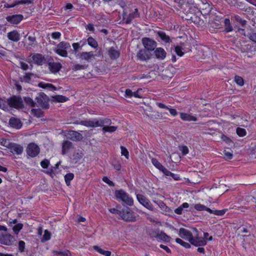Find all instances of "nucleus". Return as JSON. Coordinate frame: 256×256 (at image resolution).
Returning <instances> with one entry per match:
<instances>
[{"label":"nucleus","mask_w":256,"mask_h":256,"mask_svg":"<svg viewBox=\"0 0 256 256\" xmlns=\"http://www.w3.org/2000/svg\"><path fill=\"white\" fill-rule=\"evenodd\" d=\"M179 149L184 156L187 154L189 152L188 148L186 146H180Z\"/></svg>","instance_id":"603ef678"},{"label":"nucleus","mask_w":256,"mask_h":256,"mask_svg":"<svg viewBox=\"0 0 256 256\" xmlns=\"http://www.w3.org/2000/svg\"><path fill=\"white\" fill-rule=\"evenodd\" d=\"M74 178V174L70 172L66 174L64 176V180L66 183V184L68 186L70 185V181L73 180Z\"/></svg>","instance_id":"e433bc0d"},{"label":"nucleus","mask_w":256,"mask_h":256,"mask_svg":"<svg viewBox=\"0 0 256 256\" xmlns=\"http://www.w3.org/2000/svg\"><path fill=\"white\" fill-rule=\"evenodd\" d=\"M98 123L100 124V127H104V126H108L112 124V121L110 118H100L98 119Z\"/></svg>","instance_id":"473e14b6"},{"label":"nucleus","mask_w":256,"mask_h":256,"mask_svg":"<svg viewBox=\"0 0 256 256\" xmlns=\"http://www.w3.org/2000/svg\"><path fill=\"white\" fill-rule=\"evenodd\" d=\"M154 237L166 242H169L171 240V238L163 232H156Z\"/></svg>","instance_id":"4be33fe9"},{"label":"nucleus","mask_w":256,"mask_h":256,"mask_svg":"<svg viewBox=\"0 0 256 256\" xmlns=\"http://www.w3.org/2000/svg\"><path fill=\"white\" fill-rule=\"evenodd\" d=\"M121 154L122 156H124L126 158L128 159L129 156V152L128 150L124 146H120Z\"/></svg>","instance_id":"8fccbe9b"},{"label":"nucleus","mask_w":256,"mask_h":256,"mask_svg":"<svg viewBox=\"0 0 256 256\" xmlns=\"http://www.w3.org/2000/svg\"><path fill=\"white\" fill-rule=\"evenodd\" d=\"M240 50L242 52L252 54L256 51V46L254 44H246L242 46Z\"/></svg>","instance_id":"a211bd4d"},{"label":"nucleus","mask_w":256,"mask_h":256,"mask_svg":"<svg viewBox=\"0 0 256 256\" xmlns=\"http://www.w3.org/2000/svg\"><path fill=\"white\" fill-rule=\"evenodd\" d=\"M40 152V148L34 142L29 144L26 148V153L28 155L32 158L37 156Z\"/></svg>","instance_id":"39448f33"},{"label":"nucleus","mask_w":256,"mask_h":256,"mask_svg":"<svg viewBox=\"0 0 256 256\" xmlns=\"http://www.w3.org/2000/svg\"><path fill=\"white\" fill-rule=\"evenodd\" d=\"M139 16L140 14L138 12V8H135L134 11L130 14L128 15H126V13L124 12L122 14V20H124V22L126 24H130L133 19Z\"/></svg>","instance_id":"1a4fd4ad"},{"label":"nucleus","mask_w":256,"mask_h":256,"mask_svg":"<svg viewBox=\"0 0 256 256\" xmlns=\"http://www.w3.org/2000/svg\"><path fill=\"white\" fill-rule=\"evenodd\" d=\"M24 18L22 14H14L8 16L6 18L8 22L13 24H19Z\"/></svg>","instance_id":"4468645a"},{"label":"nucleus","mask_w":256,"mask_h":256,"mask_svg":"<svg viewBox=\"0 0 256 256\" xmlns=\"http://www.w3.org/2000/svg\"><path fill=\"white\" fill-rule=\"evenodd\" d=\"M156 203L158 206L161 208L162 210L168 212L167 209L169 210V208L166 206V204L162 200L154 201Z\"/></svg>","instance_id":"a19ab883"},{"label":"nucleus","mask_w":256,"mask_h":256,"mask_svg":"<svg viewBox=\"0 0 256 256\" xmlns=\"http://www.w3.org/2000/svg\"><path fill=\"white\" fill-rule=\"evenodd\" d=\"M108 55L111 60H116L120 57V52L114 47H111L108 50Z\"/></svg>","instance_id":"b1692460"},{"label":"nucleus","mask_w":256,"mask_h":256,"mask_svg":"<svg viewBox=\"0 0 256 256\" xmlns=\"http://www.w3.org/2000/svg\"><path fill=\"white\" fill-rule=\"evenodd\" d=\"M236 134L240 136H244L246 135V132L245 129L241 128H238L236 130Z\"/></svg>","instance_id":"49530a36"},{"label":"nucleus","mask_w":256,"mask_h":256,"mask_svg":"<svg viewBox=\"0 0 256 256\" xmlns=\"http://www.w3.org/2000/svg\"><path fill=\"white\" fill-rule=\"evenodd\" d=\"M9 124L11 127L16 129L20 128L22 125L20 120L15 118H11L10 119Z\"/></svg>","instance_id":"412c9836"},{"label":"nucleus","mask_w":256,"mask_h":256,"mask_svg":"<svg viewBox=\"0 0 256 256\" xmlns=\"http://www.w3.org/2000/svg\"><path fill=\"white\" fill-rule=\"evenodd\" d=\"M34 74L32 72L26 73V74L20 77V80L22 82L30 83L31 81L32 76H34Z\"/></svg>","instance_id":"c85d7f7f"},{"label":"nucleus","mask_w":256,"mask_h":256,"mask_svg":"<svg viewBox=\"0 0 256 256\" xmlns=\"http://www.w3.org/2000/svg\"><path fill=\"white\" fill-rule=\"evenodd\" d=\"M52 98L54 99V101L59 102H65L68 100L67 98L62 95L52 96Z\"/></svg>","instance_id":"c9c22d12"},{"label":"nucleus","mask_w":256,"mask_h":256,"mask_svg":"<svg viewBox=\"0 0 256 256\" xmlns=\"http://www.w3.org/2000/svg\"><path fill=\"white\" fill-rule=\"evenodd\" d=\"M86 67L85 66V65H82L80 64H76L73 66L72 70L76 71L80 70H84L85 69Z\"/></svg>","instance_id":"5fc2aeb1"},{"label":"nucleus","mask_w":256,"mask_h":256,"mask_svg":"<svg viewBox=\"0 0 256 256\" xmlns=\"http://www.w3.org/2000/svg\"><path fill=\"white\" fill-rule=\"evenodd\" d=\"M125 97L132 98V92L131 90L128 88L125 90Z\"/></svg>","instance_id":"e2e57ef3"},{"label":"nucleus","mask_w":256,"mask_h":256,"mask_svg":"<svg viewBox=\"0 0 256 256\" xmlns=\"http://www.w3.org/2000/svg\"><path fill=\"white\" fill-rule=\"evenodd\" d=\"M20 68L24 70H26L28 68V64L23 62H20Z\"/></svg>","instance_id":"774afa93"},{"label":"nucleus","mask_w":256,"mask_h":256,"mask_svg":"<svg viewBox=\"0 0 256 256\" xmlns=\"http://www.w3.org/2000/svg\"><path fill=\"white\" fill-rule=\"evenodd\" d=\"M0 108L2 109L3 110H8V105L6 104V102L4 100L0 98Z\"/></svg>","instance_id":"864d4df0"},{"label":"nucleus","mask_w":256,"mask_h":256,"mask_svg":"<svg viewBox=\"0 0 256 256\" xmlns=\"http://www.w3.org/2000/svg\"><path fill=\"white\" fill-rule=\"evenodd\" d=\"M142 42L144 47V48L148 51L154 50L157 46L156 42L149 38H142Z\"/></svg>","instance_id":"423d86ee"},{"label":"nucleus","mask_w":256,"mask_h":256,"mask_svg":"<svg viewBox=\"0 0 256 256\" xmlns=\"http://www.w3.org/2000/svg\"><path fill=\"white\" fill-rule=\"evenodd\" d=\"M180 118L184 121H196L197 118L196 116L189 114L187 113H180Z\"/></svg>","instance_id":"cd10ccee"},{"label":"nucleus","mask_w":256,"mask_h":256,"mask_svg":"<svg viewBox=\"0 0 256 256\" xmlns=\"http://www.w3.org/2000/svg\"><path fill=\"white\" fill-rule=\"evenodd\" d=\"M35 100H36V105L37 106H40L44 110L49 108L50 98L44 93H38Z\"/></svg>","instance_id":"7ed1b4c3"},{"label":"nucleus","mask_w":256,"mask_h":256,"mask_svg":"<svg viewBox=\"0 0 256 256\" xmlns=\"http://www.w3.org/2000/svg\"><path fill=\"white\" fill-rule=\"evenodd\" d=\"M87 42L88 44L92 48H96L98 46V42L92 36L88 38L87 39Z\"/></svg>","instance_id":"4c0bfd02"},{"label":"nucleus","mask_w":256,"mask_h":256,"mask_svg":"<svg viewBox=\"0 0 256 256\" xmlns=\"http://www.w3.org/2000/svg\"><path fill=\"white\" fill-rule=\"evenodd\" d=\"M50 164V162L47 159H44L40 162V166L44 168H47Z\"/></svg>","instance_id":"6e6d98bb"},{"label":"nucleus","mask_w":256,"mask_h":256,"mask_svg":"<svg viewBox=\"0 0 256 256\" xmlns=\"http://www.w3.org/2000/svg\"><path fill=\"white\" fill-rule=\"evenodd\" d=\"M194 208L196 210L198 211L206 210L208 212H212V210L210 208L200 204H194Z\"/></svg>","instance_id":"c756f323"},{"label":"nucleus","mask_w":256,"mask_h":256,"mask_svg":"<svg viewBox=\"0 0 256 256\" xmlns=\"http://www.w3.org/2000/svg\"><path fill=\"white\" fill-rule=\"evenodd\" d=\"M48 64L50 70L54 74L58 72L62 68V65L60 62H50Z\"/></svg>","instance_id":"6ab92c4d"},{"label":"nucleus","mask_w":256,"mask_h":256,"mask_svg":"<svg viewBox=\"0 0 256 256\" xmlns=\"http://www.w3.org/2000/svg\"><path fill=\"white\" fill-rule=\"evenodd\" d=\"M226 210H212V212H210V214H213L216 216H223L226 212Z\"/></svg>","instance_id":"3c124183"},{"label":"nucleus","mask_w":256,"mask_h":256,"mask_svg":"<svg viewBox=\"0 0 256 256\" xmlns=\"http://www.w3.org/2000/svg\"><path fill=\"white\" fill-rule=\"evenodd\" d=\"M247 36L250 40L256 43V32H248Z\"/></svg>","instance_id":"de8ad7c7"},{"label":"nucleus","mask_w":256,"mask_h":256,"mask_svg":"<svg viewBox=\"0 0 256 256\" xmlns=\"http://www.w3.org/2000/svg\"><path fill=\"white\" fill-rule=\"evenodd\" d=\"M94 56V54L92 52H82L80 54V57L88 61L92 58Z\"/></svg>","instance_id":"7c9ffc66"},{"label":"nucleus","mask_w":256,"mask_h":256,"mask_svg":"<svg viewBox=\"0 0 256 256\" xmlns=\"http://www.w3.org/2000/svg\"><path fill=\"white\" fill-rule=\"evenodd\" d=\"M114 196L117 200L122 201L130 206L133 205L134 200L132 198L123 190H116Z\"/></svg>","instance_id":"f257e3e1"},{"label":"nucleus","mask_w":256,"mask_h":256,"mask_svg":"<svg viewBox=\"0 0 256 256\" xmlns=\"http://www.w3.org/2000/svg\"><path fill=\"white\" fill-rule=\"evenodd\" d=\"M234 81L240 86H242L244 84V80L242 77L236 76L234 77Z\"/></svg>","instance_id":"c03bdc74"},{"label":"nucleus","mask_w":256,"mask_h":256,"mask_svg":"<svg viewBox=\"0 0 256 256\" xmlns=\"http://www.w3.org/2000/svg\"><path fill=\"white\" fill-rule=\"evenodd\" d=\"M235 18H236V20L238 22L240 23L242 26H244L246 24V20H242V18H240V16H236Z\"/></svg>","instance_id":"680f3d73"},{"label":"nucleus","mask_w":256,"mask_h":256,"mask_svg":"<svg viewBox=\"0 0 256 256\" xmlns=\"http://www.w3.org/2000/svg\"><path fill=\"white\" fill-rule=\"evenodd\" d=\"M14 238L10 234H0V243L6 246L12 244Z\"/></svg>","instance_id":"9d476101"},{"label":"nucleus","mask_w":256,"mask_h":256,"mask_svg":"<svg viewBox=\"0 0 256 256\" xmlns=\"http://www.w3.org/2000/svg\"><path fill=\"white\" fill-rule=\"evenodd\" d=\"M50 238V233L48 230H45L44 235L42 237L43 241H47Z\"/></svg>","instance_id":"4d7b16f0"},{"label":"nucleus","mask_w":256,"mask_h":256,"mask_svg":"<svg viewBox=\"0 0 256 256\" xmlns=\"http://www.w3.org/2000/svg\"><path fill=\"white\" fill-rule=\"evenodd\" d=\"M18 250L20 252H24L25 248V242L23 240H20L18 245Z\"/></svg>","instance_id":"13d9d810"},{"label":"nucleus","mask_w":256,"mask_h":256,"mask_svg":"<svg viewBox=\"0 0 256 256\" xmlns=\"http://www.w3.org/2000/svg\"><path fill=\"white\" fill-rule=\"evenodd\" d=\"M23 224H16L12 228L15 234H18L19 232L22 229Z\"/></svg>","instance_id":"09e8293b"},{"label":"nucleus","mask_w":256,"mask_h":256,"mask_svg":"<svg viewBox=\"0 0 256 256\" xmlns=\"http://www.w3.org/2000/svg\"><path fill=\"white\" fill-rule=\"evenodd\" d=\"M182 50H183V48L180 46H176L174 48V51H175L176 53V54L178 56H182L184 54V52H182Z\"/></svg>","instance_id":"a18cd8bd"},{"label":"nucleus","mask_w":256,"mask_h":256,"mask_svg":"<svg viewBox=\"0 0 256 256\" xmlns=\"http://www.w3.org/2000/svg\"><path fill=\"white\" fill-rule=\"evenodd\" d=\"M51 36L52 38L56 40L60 38L61 34L60 32H54L52 34Z\"/></svg>","instance_id":"0e129e2a"},{"label":"nucleus","mask_w":256,"mask_h":256,"mask_svg":"<svg viewBox=\"0 0 256 256\" xmlns=\"http://www.w3.org/2000/svg\"><path fill=\"white\" fill-rule=\"evenodd\" d=\"M120 218L128 222H134L136 220L134 212L128 206L124 207L120 210Z\"/></svg>","instance_id":"f03ea898"},{"label":"nucleus","mask_w":256,"mask_h":256,"mask_svg":"<svg viewBox=\"0 0 256 256\" xmlns=\"http://www.w3.org/2000/svg\"><path fill=\"white\" fill-rule=\"evenodd\" d=\"M136 198L138 202L147 209L153 211L154 206L150 200L145 196L141 194H138Z\"/></svg>","instance_id":"0eeeda50"},{"label":"nucleus","mask_w":256,"mask_h":256,"mask_svg":"<svg viewBox=\"0 0 256 256\" xmlns=\"http://www.w3.org/2000/svg\"><path fill=\"white\" fill-rule=\"evenodd\" d=\"M152 162L156 168L162 172L165 168V167H164L156 158H152Z\"/></svg>","instance_id":"2f4dec72"},{"label":"nucleus","mask_w":256,"mask_h":256,"mask_svg":"<svg viewBox=\"0 0 256 256\" xmlns=\"http://www.w3.org/2000/svg\"><path fill=\"white\" fill-rule=\"evenodd\" d=\"M102 180L106 182V184H108L110 186H114V184L113 182L111 181L110 180L108 179V178L106 176H104L103 178H102Z\"/></svg>","instance_id":"052dcab7"},{"label":"nucleus","mask_w":256,"mask_h":256,"mask_svg":"<svg viewBox=\"0 0 256 256\" xmlns=\"http://www.w3.org/2000/svg\"><path fill=\"white\" fill-rule=\"evenodd\" d=\"M24 100L26 104L30 106L31 107H34L36 105V102L30 97H24Z\"/></svg>","instance_id":"58836bf2"},{"label":"nucleus","mask_w":256,"mask_h":256,"mask_svg":"<svg viewBox=\"0 0 256 256\" xmlns=\"http://www.w3.org/2000/svg\"><path fill=\"white\" fill-rule=\"evenodd\" d=\"M221 138L223 141L225 142L227 144H230L232 142V140L224 134L222 135Z\"/></svg>","instance_id":"69168bd1"},{"label":"nucleus","mask_w":256,"mask_h":256,"mask_svg":"<svg viewBox=\"0 0 256 256\" xmlns=\"http://www.w3.org/2000/svg\"><path fill=\"white\" fill-rule=\"evenodd\" d=\"M136 56L141 60H146L150 58V54L148 50L144 48L140 50Z\"/></svg>","instance_id":"f3484780"},{"label":"nucleus","mask_w":256,"mask_h":256,"mask_svg":"<svg viewBox=\"0 0 256 256\" xmlns=\"http://www.w3.org/2000/svg\"><path fill=\"white\" fill-rule=\"evenodd\" d=\"M224 154L227 160H231L233 157V154L232 152H227L226 150L224 151Z\"/></svg>","instance_id":"bf43d9fd"},{"label":"nucleus","mask_w":256,"mask_h":256,"mask_svg":"<svg viewBox=\"0 0 256 256\" xmlns=\"http://www.w3.org/2000/svg\"><path fill=\"white\" fill-rule=\"evenodd\" d=\"M190 242L196 246H204L206 244V240L202 237L199 236L195 238L193 236L191 240H190Z\"/></svg>","instance_id":"ddd939ff"},{"label":"nucleus","mask_w":256,"mask_h":256,"mask_svg":"<svg viewBox=\"0 0 256 256\" xmlns=\"http://www.w3.org/2000/svg\"><path fill=\"white\" fill-rule=\"evenodd\" d=\"M155 49L154 53L156 58L162 60L166 57V52L164 48H157Z\"/></svg>","instance_id":"aec40b11"},{"label":"nucleus","mask_w":256,"mask_h":256,"mask_svg":"<svg viewBox=\"0 0 256 256\" xmlns=\"http://www.w3.org/2000/svg\"><path fill=\"white\" fill-rule=\"evenodd\" d=\"M72 160L74 163L78 162L82 157V153L74 152L72 156Z\"/></svg>","instance_id":"37998d69"},{"label":"nucleus","mask_w":256,"mask_h":256,"mask_svg":"<svg viewBox=\"0 0 256 256\" xmlns=\"http://www.w3.org/2000/svg\"><path fill=\"white\" fill-rule=\"evenodd\" d=\"M67 137L72 141H80L83 138L82 134L75 130H70L68 131Z\"/></svg>","instance_id":"9b49d317"},{"label":"nucleus","mask_w":256,"mask_h":256,"mask_svg":"<svg viewBox=\"0 0 256 256\" xmlns=\"http://www.w3.org/2000/svg\"><path fill=\"white\" fill-rule=\"evenodd\" d=\"M108 210L113 214H118L120 216V210H118L115 208H110Z\"/></svg>","instance_id":"338daca9"},{"label":"nucleus","mask_w":256,"mask_h":256,"mask_svg":"<svg viewBox=\"0 0 256 256\" xmlns=\"http://www.w3.org/2000/svg\"><path fill=\"white\" fill-rule=\"evenodd\" d=\"M94 248L96 251H97L98 252L100 253V254H102L105 256H110L111 255V252L108 250H104L100 248L98 246H94Z\"/></svg>","instance_id":"72a5a7b5"},{"label":"nucleus","mask_w":256,"mask_h":256,"mask_svg":"<svg viewBox=\"0 0 256 256\" xmlns=\"http://www.w3.org/2000/svg\"><path fill=\"white\" fill-rule=\"evenodd\" d=\"M70 48V46L69 42H61L58 44L56 48L54 50L56 53L62 56L67 57L68 54L66 50Z\"/></svg>","instance_id":"20e7f679"},{"label":"nucleus","mask_w":256,"mask_h":256,"mask_svg":"<svg viewBox=\"0 0 256 256\" xmlns=\"http://www.w3.org/2000/svg\"><path fill=\"white\" fill-rule=\"evenodd\" d=\"M156 34L160 37L161 40L165 43H170L172 40L170 37L166 34L164 32L158 31L156 32Z\"/></svg>","instance_id":"a878e982"},{"label":"nucleus","mask_w":256,"mask_h":256,"mask_svg":"<svg viewBox=\"0 0 256 256\" xmlns=\"http://www.w3.org/2000/svg\"><path fill=\"white\" fill-rule=\"evenodd\" d=\"M32 60L38 65H42L45 60L44 56L40 54H36L32 56Z\"/></svg>","instance_id":"393cba45"},{"label":"nucleus","mask_w":256,"mask_h":256,"mask_svg":"<svg viewBox=\"0 0 256 256\" xmlns=\"http://www.w3.org/2000/svg\"><path fill=\"white\" fill-rule=\"evenodd\" d=\"M117 129V127L115 126H104L102 128V130L104 132H115Z\"/></svg>","instance_id":"79ce46f5"},{"label":"nucleus","mask_w":256,"mask_h":256,"mask_svg":"<svg viewBox=\"0 0 256 256\" xmlns=\"http://www.w3.org/2000/svg\"><path fill=\"white\" fill-rule=\"evenodd\" d=\"M80 124L81 125L90 128H96L100 126V124L98 123V120L97 118L81 120Z\"/></svg>","instance_id":"f8f14e48"},{"label":"nucleus","mask_w":256,"mask_h":256,"mask_svg":"<svg viewBox=\"0 0 256 256\" xmlns=\"http://www.w3.org/2000/svg\"><path fill=\"white\" fill-rule=\"evenodd\" d=\"M176 243L180 244L185 248H191V246L189 243L183 241L180 238H176Z\"/></svg>","instance_id":"ea45409f"},{"label":"nucleus","mask_w":256,"mask_h":256,"mask_svg":"<svg viewBox=\"0 0 256 256\" xmlns=\"http://www.w3.org/2000/svg\"><path fill=\"white\" fill-rule=\"evenodd\" d=\"M32 113L37 118L42 117L44 115V112L40 108H32Z\"/></svg>","instance_id":"f704fd0d"},{"label":"nucleus","mask_w":256,"mask_h":256,"mask_svg":"<svg viewBox=\"0 0 256 256\" xmlns=\"http://www.w3.org/2000/svg\"><path fill=\"white\" fill-rule=\"evenodd\" d=\"M178 234L182 238L188 240L189 242L190 240L193 238L192 232L183 228H180Z\"/></svg>","instance_id":"dca6fc26"},{"label":"nucleus","mask_w":256,"mask_h":256,"mask_svg":"<svg viewBox=\"0 0 256 256\" xmlns=\"http://www.w3.org/2000/svg\"><path fill=\"white\" fill-rule=\"evenodd\" d=\"M8 104L16 108L24 107L23 101L21 98L13 96L8 100Z\"/></svg>","instance_id":"6e6552de"},{"label":"nucleus","mask_w":256,"mask_h":256,"mask_svg":"<svg viewBox=\"0 0 256 256\" xmlns=\"http://www.w3.org/2000/svg\"><path fill=\"white\" fill-rule=\"evenodd\" d=\"M8 148L12 152L15 153L17 154H20L23 152V147L15 143H10Z\"/></svg>","instance_id":"2eb2a0df"},{"label":"nucleus","mask_w":256,"mask_h":256,"mask_svg":"<svg viewBox=\"0 0 256 256\" xmlns=\"http://www.w3.org/2000/svg\"><path fill=\"white\" fill-rule=\"evenodd\" d=\"M7 36L8 40L14 42H17L20 40V35L16 30L8 32Z\"/></svg>","instance_id":"5701e85b"},{"label":"nucleus","mask_w":256,"mask_h":256,"mask_svg":"<svg viewBox=\"0 0 256 256\" xmlns=\"http://www.w3.org/2000/svg\"><path fill=\"white\" fill-rule=\"evenodd\" d=\"M72 148V143L69 140H64L62 142V153L65 154L70 149Z\"/></svg>","instance_id":"bb28decb"}]
</instances>
